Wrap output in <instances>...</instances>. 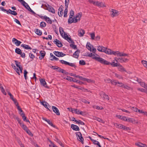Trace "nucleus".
<instances>
[{
  "mask_svg": "<svg viewBox=\"0 0 147 147\" xmlns=\"http://www.w3.org/2000/svg\"><path fill=\"white\" fill-rule=\"evenodd\" d=\"M65 55L63 53L59 51H56V56L58 57H62Z\"/></svg>",
  "mask_w": 147,
  "mask_h": 147,
  "instance_id": "15",
  "label": "nucleus"
},
{
  "mask_svg": "<svg viewBox=\"0 0 147 147\" xmlns=\"http://www.w3.org/2000/svg\"><path fill=\"white\" fill-rule=\"evenodd\" d=\"M15 63L16 66L19 68H20V67H22L21 65L19 64H20V62H18V61H15Z\"/></svg>",
  "mask_w": 147,
  "mask_h": 147,
  "instance_id": "41",
  "label": "nucleus"
},
{
  "mask_svg": "<svg viewBox=\"0 0 147 147\" xmlns=\"http://www.w3.org/2000/svg\"><path fill=\"white\" fill-rule=\"evenodd\" d=\"M121 124H119L118 123H114V125L116 128L119 129L120 126L121 125Z\"/></svg>",
  "mask_w": 147,
  "mask_h": 147,
  "instance_id": "48",
  "label": "nucleus"
},
{
  "mask_svg": "<svg viewBox=\"0 0 147 147\" xmlns=\"http://www.w3.org/2000/svg\"><path fill=\"white\" fill-rule=\"evenodd\" d=\"M40 84L41 85L47 88V85L44 79H40Z\"/></svg>",
  "mask_w": 147,
  "mask_h": 147,
  "instance_id": "13",
  "label": "nucleus"
},
{
  "mask_svg": "<svg viewBox=\"0 0 147 147\" xmlns=\"http://www.w3.org/2000/svg\"><path fill=\"white\" fill-rule=\"evenodd\" d=\"M28 72L26 70H25L24 71V78L26 80V79L27 78V74H28Z\"/></svg>",
  "mask_w": 147,
  "mask_h": 147,
  "instance_id": "47",
  "label": "nucleus"
},
{
  "mask_svg": "<svg viewBox=\"0 0 147 147\" xmlns=\"http://www.w3.org/2000/svg\"><path fill=\"white\" fill-rule=\"evenodd\" d=\"M46 18L47 19L45 20L47 22L50 24L52 23V21L49 18L46 17Z\"/></svg>",
  "mask_w": 147,
  "mask_h": 147,
  "instance_id": "45",
  "label": "nucleus"
},
{
  "mask_svg": "<svg viewBox=\"0 0 147 147\" xmlns=\"http://www.w3.org/2000/svg\"><path fill=\"white\" fill-rule=\"evenodd\" d=\"M64 34L63 35V37L65 39L67 40L69 43H71L72 44H74V42L73 40H72L71 38L70 37H69L67 34L66 33H65V32H64Z\"/></svg>",
  "mask_w": 147,
  "mask_h": 147,
  "instance_id": "6",
  "label": "nucleus"
},
{
  "mask_svg": "<svg viewBox=\"0 0 147 147\" xmlns=\"http://www.w3.org/2000/svg\"><path fill=\"white\" fill-rule=\"evenodd\" d=\"M82 12L78 13L75 17L77 19H78V18L80 19V18L82 16Z\"/></svg>",
  "mask_w": 147,
  "mask_h": 147,
  "instance_id": "34",
  "label": "nucleus"
},
{
  "mask_svg": "<svg viewBox=\"0 0 147 147\" xmlns=\"http://www.w3.org/2000/svg\"><path fill=\"white\" fill-rule=\"evenodd\" d=\"M111 83L112 84L114 85H116L117 84H119L121 85L120 86H121L123 85V84L121 82H116L115 80H112L111 82Z\"/></svg>",
  "mask_w": 147,
  "mask_h": 147,
  "instance_id": "24",
  "label": "nucleus"
},
{
  "mask_svg": "<svg viewBox=\"0 0 147 147\" xmlns=\"http://www.w3.org/2000/svg\"><path fill=\"white\" fill-rule=\"evenodd\" d=\"M29 56L30 58L33 59L34 58V55L32 53H29Z\"/></svg>",
  "mask_w": 147,
  "mask_h": 147,
  "instance_id": "64",
  "label": "nucleus"
},
{
  "mask_svg": "<svg viewBox=\"0 0 147 147\" xmlns=\"http://www.w3.org/2000/svg\"><path fill=\"white\" fill-rule=\"evenodd\" d=\"M21 47H23L24 49H31L32 48L31 47L29 46V45H24L23 44H22L21 45Z\"/></svg>",
  "mask_w": 147,
  "mask_h": 147,
  "instance_id": "26",
  "label": "nucleus"
},
{
  "mask_svg": "<svg viewBox=\"0 0 147 147\" xmlns=\"http://www.w3.org/2000/svg\"><path fill=\"white\" fill-rule=\"evenodd\" d=\"M21 126L25 131L28 129L27 127L24 123Z\"/></svg>",
  "mask_w": 147,
  "mask_h": 147,
  "instance_id": "43",
  "label": "nucleus"
},
{
  "mask_svg": "<svg viewBox=\"0 0 147 147\" xmlns=\"http://www.w3.org/2000/svg\"><path fill=\"white\" fill-rule=\"evenodd\" d=\"M99 94L103 100L107 99L108 100H109V97L108 95H106L104 92H100L99 93Z\"/></svg>",
  "mask_w": 147,
  "mask_h": 147,
  "instance_id": "7",
  "label": "nucleus"
},
{
  "mask_svg": "<svg viewBox=\"0 0 147 147\" xmlns=\"http://www.w3.org/2000/svg\"><path fill=\"white\" fill-rule=\"evenodd\" d=\"M56 69L57 70V71L60 72H61L62 69L56 66Z\"/></svg>",
  "mask_w": 147,
  "mask_h": 147,
  "instance_id": "62",
  "label": "nucleus"
},
{
  "mask_svg": "<svg viewBox=\"0 0 147 147\" xmlns=\"http://www.w3.org/2000/svg\"><path fill=\"white\" fill-rule=\"evenodd\" d=\"M68 12V10H64L63 16L64 17H66L67 16V13Z\"/></svg>",
  "mask_w": 147,
  "mask_h": 147,
  "instance_id": "58",
  "label": "nucleus"
},
{
  "mask_svg": "<svg viewBox=\"0 0 147 147\" xmlns=\"http://www.w3.org/2000/svg\"><path fill=\"white\" fill-rule=\"evenodd\" d=\"M97 49L100 52H105L108 55H117L118 56L120 57L126 56H128L129 55L128 54L123 53L122 52H120L119 51H114L103 46H99Z\"/></svg>",
  "mask_w": 147,
  "mask_h": 147,
  "instance_id": "1",
  "label": "nucleus"
},
{
  "mask_svg": "<svg viewBox=\"0 0 147 147\" xmlns=\"http://www.w3.org/2000/svg\"><path fill=\"white\" fill-rule=\"evenodd\" d=\"M59 30L61 36L62 37H63V32L64 33L65 32H64V31L63 30V28L61 27H60L59 28Z\"/></svg>",
  "mask_w": 147,
  "mask_h": 147,
  "instance_id": "32",
  "label": "nucleus"
},
{
  "mask_svg": "<svg viewBox=\"0 0 147 147\" xmlns=\"http://www.w3.org/2000/svg\"><path fill=\"white\" fill-rule=\"evenodd\" d=\"M14 118L17 120L18 123L20 124V126H21L24 123L23 122H21V120L18 117L16 116Z\"/></svg>",
  "mask_w": 147,
  "mask_h": 147,
  "instance_id": "27",
  "label": "nucleus"
},
{
  "mask_svg": "<svg viewBox=\"0 0 147 147\" xmlns=\"http://www.w3.org/2000/svg\"><path fill=\"white\" fill-rule=\"evenodd\" d=\"M80 52V51L78 49L73 54V57L76 58H78L79 57V54Z\"/></svg>",
  "mask_w": 147,
  "mask_h": 147,
  "instance_id": "12",
  "label": "nucleus"
},
{
  "mask_svg": "<svg viewBox=\"0 0 147 147\" xmlns=\"http://www.w3.org/2000/svg\"><path fill=\"white\" fill-rule=\"evenodd\" d=\"M127 121L130 123H134L135 122V120L134 119L131 118H129L127 119Z\"/></svg>",
  "mask_w": 147,
  "mask_h": 147,
  "instance_id": "38",
  "label": "nucleus"
},
{
  "mask_svg": "<svg viewBox=\"0 0 147 147\" xmlns=\"http://www.w3.org/2000/svg\"><path fill=\"white\" fill-rule=\"evenodd\" d=\"M140 85L142 87H144V88H145V89H147V84L145 83L144 82H142L140 84Z\"/></svg>",
  "mask_w": 147,
  "mask_h": 147,
  "instance_id": "31",
  "label": "nucleus"
},
{
  "mask_svg": "<svg viewBox=\"0 0 147 147\" xmlns=\"http://www.w3.org/2000/svg\"><path fill=\"white\" fill-rule=\"evenodd\" d=\"M12 42H14L17 46H19L21 43V42L20 41L17 40L15 38H13Z\"/></svg>",
  "mask_w": 147,
  "mask_h": 147,
  "instance_id": "16",
  "label": "nucleus"
},
{
  "mask_svg": "<svg viewBox=\"0 0 147 147\" xmlns=\"http://www.w3.org/2000/svg\"><path fill=\"white\" fill-rule=\"evenodd\" d=\"M20 3L22 4L28 11L31 9L28 4L26 3L24 0H22V2H21Z\"/></svg>",
  "mask_w": 147,
  "mask_h": 147,
  "instance_id": "10",
  "label": "nucleus"
},
{
  "mask_svg": "<svg viewBox=\"0 0 147 147\" xmlns=\"http://www.w3.org/2000/svg\"><path fill=\"white\" fill-rule=\"evenodd\" d=\"M74 11L73 10L71 9L70 11L69 19H72V17L74 16Z\"/></svg>",
  "mask_w": 147,
  "mask_h": 147,
  "instance_id": "29",
  "label": "nucleus"
},
{
  "mask_svg": "<svg viewBox=\"0 0 147 147\" xmlns=\"http://www.w3.org/2000/svg\"><path fill=\"white\" fill-rule=\"evenodd\" d=\"M86 56L92 57L93 59H95L98 61L100 63H101L104 64V65H105V64L103 63V62L105 61H106L100 57H95V55L92 53L90 54L89 53L88 55H86Z\"/></svg>",
  "mask_w": 147,
  "mask_h": 147,
  "instance_id": "3",
  "label": "nucleus"
},
{
  "mask_svg": "<svg viewBox=\"0 0 147 147\" xmlns=\"http://www.w3.org/2000/svg\"><path fill=\"white\" fill-rule=\"evenodd\" d=\"M15 52L17 54L20 55L22 53V51L21 49L18 48H16L15 50Z\"/></svg>",
  "mask_w": 147,
  "mask_h": 147,
  "instance_id": "28",
  "label": "nucleus"
},
{
  "mask_svg": "<svg viewBox=\"0 0 147 147\" xmlns=\"http://www.w3.org/2000/svg\"><path fill=\"white\" fill-rule=\"evenodd\" d=\"M128 60H129L127 58H125L122 57H120L119 62L121 63L126 62Z\"/></svg>",
  "mask_w": 147,
  "mask_h": 147,
  "instance_id": "23",
  "label": "nucleus"
},
{
  "mask_svg": "<svg viewBox=\"0 0 147 147\" xmlns=\"http://www.w3.org/2000/svg\"><path fill=\"white\" fill-rule=\"evenodd\" d=\"M25 131L31 136H33V134L32 133L31 131L28 129L26 130Z\"/></svg>",
  "mask_w": 147,
  "mask_h": 147,
  "instance_id": "42",
  "label": "nucleus"
},
{
  "mask_svg": "<svg viewBox=\"0 0 147 147\" xmlns=\"http://www.w3.org/2000/svg\"><path fill=\"white\" fill-rule=\"evenodd\" d=\"M76 136L78 137L77 139L80 142H81L82 144L84 143V138H83L82 134L80 132H78L76 133Z\"/></svg>",
  "mask_w": 147,
  "mask_h": 147,
  "instance_id": "4",
  "label": "nucleus"
},
{
  "mask_svg": "<svg viewBox=\"0 0 147 147\" xmlns=\"http://www.w3.org/2000/svg\"><path fill=\"white\" fill-rule=\"evenodd\" d=\"M100 6L99 7H106V6L105 5V4L103 3L102 2H100Z\"/></svg>",
  "mask_w": 147,
  "mask_h": 147,
  "instance_id": "60",
  "label": "nucleus"
},
{
  "mask_svg": "<svg viewBox=\"0 0 147 147\" xmlns=\"http://www.w3.org/2000/svg\"><path fill=\"white\" fill-rule=\"evenodd\" d=\"M71 128L74 130L76 131H79L80 130L79 127L76 125L72 124L71 125Z\"/></svg>",
  "mask_w": 147,
  "mask_h": 147,
  "instance_id": "17",
  "label": "nucleus"
},
{
  "mask_svg": "<svg viewBox=\"0 0 147 147\" xmlns=\"http://www.w3.org/2000/svg\"><path fill=\"white\" fill-rule=\"evenodd\" d=\"M92 47H93L92 45H91L89 43V44L87 43L86 45V48L88 49V50L90 51H92V47Z\"/></svg>",
  "mask_w": 147,
  "mask_h": 147,
  "instance_id": "30",
  "label": "nucleus"
},
{
  "mask_svg": "<svg viewBox=\"0 0 147 147\" xmlns=\"http://www.w3.org/2000/svg\"><path fill=\"white\" fill-rule=\"evenodd\" d=\"M79 64L82 65H85L86 63L85 61L83 60H81L79 61Z\"/></svg>",
  "mask_w": 147,
  "mask_h": 147,
  "instance_id": "37",
  "label": "nucleus"
},
{
  "mask_svg": "<svg viewBox=\"0 0 147 147\" xmlns=\"http://www.w3.org/2000/svg\"><path fill=\"white\" fill-rule=\"evenodd\" d=\"M72 78L70 76H67V78L66 79L68 80V81H69L71 82L72 81Z\"/></svg>",
  "mask_w": 147,
  "mask_h": 147,
  "instance_id": "54",
  "label": "nucleus"
},
{
  "mask_svg": "<svg viewBox=\"0 0 147 147\" xmlns=\"http://www.w3.org/2000/svg\"><path fill=\"white\" fill-rule=\"evenodd\" d=\"M96 109H98V110H103L104 109L101 106L100 107L99 106H97L95 107V108Z\"/></svg>",
  "mask_w": 147,
  "mask_h": 147,
  "instance_id": "53",
  "label": "nucleus"
},
{
  "mask_svg": "<svg viewBox=\"0 0 147 147\" xmlns=\"http://www.w3.org/2000/svg\"><path fill=\"white\" fill-rule=\"evenodd\" d=\"M112 80L108 78L105 80V82L110 83H111Z\"/></svg>",
  "mask_w": 147,
  "mask_h": 147,
  "instance_id": "56",
  "label": "nucleus"
},
{
  "mask_svg": "<svg viewBox=\"0 0 147 147\" xmlns=\"http://www.w3.org/2000/svg\"><path fill=\"white\" fill-rule=\"evenodd\" d=\"M35 33L38 35L41 36L42 34V32L38 29H35L34 30Z\"/></svg>",
  "mask_w": 147,
  "mask_h": 147,
  "instance_id": "25",
  "label": "nucleus"
},
{
  "mask_svg": "<svg viewBox=\"0 0 147 147\" xmlns=\"http://www.w3.org/2000/svg\"><path fill=\"white\" fill-rule=\"evenodd\" d=\"M41 104L42 105L44 106L46 108L49 109L47 107V104H48V103L45 102H41Z\"/></svg>",
  "mask_w": 147,
  "mask_h": 147,
  "instance_id": "39",
  "label": "nucleus"
},
{
  "mask_svg": "<svg viewBox=\"0 0 147 147\" xmlns=\"http://www.w3.org/2000/svg\"><path fill=\"white\" fill-rule=\"evenodd\" d=\"M48 140L51 143V144L49 145L50 147H55V145H54L53 143L50 140L48 139Z\"/></svg>",
  "mask_w": 147,
  "mask_h": 147,
  "instance_id": "44",
  "label": "nucleus"
},
{
  "mask_svg": "<svg viewBox=\"0 0 147 147\" xmlns=\"http://www.w3.org/2000/svg\"><path fill=\"white\" fill-rule=\"evenodd\" d=\"M40 54L41 56L39 57V59L41 60L44 57L45 55V53L44 51H40Z\"/></svg>",
  "mask_w": 147,
  "mask_h": 147,
  "instance_id": "20",
  "label": "nucleus"
},
{
  "mask_svg": "<svg viewBox=\"0 0 147 147\" xmlns=\"http://www.w3.org/2000/svg\"><path fill=\"white\" fill-rule=\"evenodd\" d=\"M92 119L94 120H96L98 121L101 123H104V121L102 119L98 118V117H97L95 116H93Z\"/></svg>",
  "mask_w": 147,
  "mask_h": 147,
  "instance_id": "22",
  "label": "nucleus"
},
{
  "mask_svg": "<svg viewBox=\"0 0 147 147\" xmlns=\"http://www.w3.org/2000/svg\"><path fill=\"white\" fill-rule=\"evenodd\" d=\"M85 31L84 30L82 29L78 30V35L80 36H83L84 34H85Z\"/></svg>",
  "mask_w": 147,
  "mask_h": 147,
  "instance_id": "18",
  "label": "nucleus"
},
{
  "mask_svg": "<svg viewBox=\"0 0 147 147\" xmlns=\"http://www.w3.org/2000/svg\"><path fill=\"white\" fill-rule=\"evenodd\" d=\"M88 2L91 3H92L93 5H95L96 4V1L93 0H89Z\"/></svg>",
  "mask_w": 147,
  "mask_h": 147,
  "instance_id": "59",
  "label": "nucleus"
},
{
  "mask_svg": "<svg viewBox=\"0 0 147 147\" xmlns=\"http://www.w3.org/2000/svg\"><path fill=\"white\" fill-rule=\"evenodd\" d=\"M135 144L136 146L140 147H147V145L146 144H143L140 142H136L135 143Z\"/></svg>",
  "mask_w": 147,
  "mask_h": 147,
  "instance_id": "19",
  "label": "nucleus"
},
{
  "mask_svg": "<svg viewBox=\"0 0 147 147\" xmlns=\"http://www.w3.org/2000/svg\"><path fill=\"white\" fill-rule=\"evenodd\" d=\"M76 78H78L79 79H80V80H83L84 81H85V78H84L82 76H76Z\"/></svg>",
  "mask_w": 147,
  "mask_h": 147,
  "instance_id": "50",
  "label": "nucleus"
},
{
  "mask_svg": "<svg viewBox=\"0 0 147 147\" xmlns=\"http://www.w3.org/2000/svg\"><path fill=\"white\" fill-rule=\"evenodd\" d=\"M124 130L127 131H129L131 129L129 127L125 126Z\"/></svg>",
  "mask_w": 147,
  "mask_h": 147,
  "instance_id": "61",
  "label": "nucleus"
},
{
  "mask_svg": "<svg viewBox=\"0 0 147 147\" xmlns=\"http://www.w3.org/2000/svg\"><path fill=\"white\" fill-rule=\"evenodd\" d=\"M111 12L110 14L111 16L112 17L117 16L119 15V12L118 11L113 9H111L110 10Z\"/></svg>",
  "mask_w": 147,
  "mask_h": 147,
  "instance_id": "8",
  "label": "nucleus"
},
{
  "mask_svg": "<svg viewBox=\"0 0 147 147\" xmlns=\"http://www.w3.org/2000/svg\"><path fill=\"white\" fill-rule=\"evenodd\" d=\"M90 35L91 36V39L92 40H94V38L95 37L94 32L91 33L90 34Z\"/></svg>",
  "mask_w": 147,
  "mask_h": 147,
  "instance_id": "49",
  "label": "nucleus"
},
{
  "mask_svg": "<svg viewBox=\"0 0 147 147\" xmlns=\"http://www.w3.org/2000/svg\"><path fill=\"white\" fill-rule=\"evenodd\" d=\"M137 90H139V91H140L142 92H146V90L144 89L143 88H137Z\"/></svg>",
  "mask_w": 147,
  "mask_h": 147,
  "instance_id": "57",
  "label": "nucleus"
},
{
  "mask_svg": "<svg viewBox=\"0 0 147 147\" xmlns=\"http://www.w3.org/2000/svg\"><path fill=\"white\" fill-rule=\"evenodd\" d=\"M60 61L61 63L64 64L65 65H69L71 67H74L75 68H76V66L74 63H70L62 60H60Z\"/></svg>",
  "mask_w": 147,
  "mask_h": 147,
  "instance_id": "5",
  "label": "nucleus"
},
{
  "mask_svg": "<svg viewBox=\"0 0 147 147\" xmlns=\"http://www.w3.org/2000/svg\"><path fill=\"white\" fill-rule=\"evenodd\" d=\"M80 20V18L77 19L75 17L72 19H69L68 20V23L69 24H71L73 22L76 23L78 21H79Z\"/></svg>",
  "mask_w": 147,
  "mask_h": 147,
  "instance_id": "9",
  "label": "nucleus"
},
{
  "mask_svg": "<svg viewBox=\"0 0 147 147\" xmlns=\"http://www.w3.org/2000/svg\"><path fill=\"white\" fill-rule=\"evenodd\" d=\"M47 122L48 123H49L50 125L54 127H55V126L49 120H48V121H47Z\"/></svg>",
  "mask_w": 147,
  "mask_h": 147,
  "instance_id": "52",
  "label": "nucleus"
},
{
  "mask_svg": "<svg viewBox=\"0 0 147 147\" xmlns=\"http://www.w3.org/2000/svg\"><path fill=\"white\" fill-rule=\"evenodd\" d=\"M23 115L22 116V117L24 121L26 122H29L30 123L29 120L27 119V117L25 115H24L23 114Z\"/></svg>",
  "mask_w": 147,
  "mask_h": 147,
  "instance_id": "33",
  "label": "nucleus"
},
{
  "mask_svg": "<svg viewBox=\"0 0 147 147\" xmlns=\"http://www.w3.org/2000/svg\"><path fill=\"white\" fill-rule=\"evenodd\" d=\"M74 44L72 43V44H70V47H72L74 49H77V46L76 45H74Z\"/></svg>",
  "mask_w": 147,
  "mask_h": 147,
  "instance_id": "46",
  "label": "nucleus"
},
{
  "mask_svg": "<svg viewBox=\"0 0 147 147\" xmlns=\"http://www.w3.org/2000/svg\"><path fill=\"white\" fill-rule=\"evenodd\" d=\"M76 123H78V124H80L82 125H85V123L83 122V121H82L80 120H79L78 121H76Z\"/></svg>",
  "mask_w": 147,
  "mask_h": 147,
  "instance_id": "40",
  "label": "nucleus"
},
{
  "mask_svg": "<svg viewBox=\"0 0 147 147\" xmlns=\"http://www.w3.org/2000/svg\"><path fill=\"white\" fill-rule=\"evenodd\" d=\"M47 5H46V7H47V9L49 11L51 12L52 13H55V10L51 6H50L48 4Z\"/></svg>",
  "mask_w": 147,
  "mask_h": 147,
  "instance_id": "14",
  "label": "nucleus"
},
{
  "mask_svg": "<svg viewBox=\"0 0 147 147\" xmlns=\"http://www.w3.org/2000/svg\"><path fill=\"white\" fill-rule=\"evenodd\" d=\"M56 114L58 115H60V113L58 110V109L56 107Z\"/></svg>",
  "mask_w": 147,
  "mask_h": 147,
  "instance_id": "55",
  "label": "nucleus"
},
{
  "mask_svg": "<svg viewBox=\"0 0 147 147\" xmlns=\"http://www.w3.org/2000/svg\"><path fill=\"white\" fill-rule=\"evenodd\" d=\"M13 19L14 20V21L17 24H18L19 25H20L21 26V24L20 22L16 18H13Z\"/></svg>",
  "mask_w": 147,
  "mask_h": 147,
  "instance_id": "51",
  "label": "nucleus"
},
{
  "mask_svg": "<svg viewBox=\"0 0 147 147\" xmlns=\"http://www.w3.org/2000/svg\"><path fill=\"white\" fill-rule=\"evenodd\" d=\"M63 7L62 5H61V6L59 7V9L58 11V15L60 17H61L63 16Z\"/></svg>",
  "mask_w": 147,
  "mask_h": 147,
  "instance_id": "11",
  "label": "nucleus"
},
{
  "mask_svg": "<svg viewBox=\"0 0 147 147\" xmlns=\"http://www.w3.org/2000/svg\"><path fill=\"white\" fill-rule=\"evenodd\" d=\"M103 63H104L105 65H110L112 67H113L117 66L119 67H120L118 68L119 71H125V69L119 63H115L114 61L111 63L107 61H104Z\"/></svg>",
  "mask_w": 147,
  "mask_h": 147,
  "instance_id": "2",
  "label": "nucleus"
},
{
  "mask_svg": "<svg viewBox=\"0 0 147 147\" xmlns=\"http://www.w3.org/2000/svg\"><path fill=\"white\" fill-rule=\"evenodd\" d=\"M56 45L59 47H61L63 46L62 43L57 39H56Z\"/></svg>",
  "mask_w": 147,
  "mask_h": 147,
  "instance_id": "21",
  "label": "nucleus"
},
{
  "mask_svg": "<svg viewBox=\"0 0 147 147\" xmlns=\"http://www.w3.org/2000/svg\"><path fill=\"white\" fill-rule=\"evenodd\" d=\"M80 100L85 103H88V104L90 103V102H88L84 98H81L80 99Z\"/></svg>",
  "mask_w": 147,
  "mask_h": 147,
  "instance_id": "35",
  "label": "nucleus"
},
{
  "mask_svg": "<svg viewBox=\"0 0 147 147\" xmlns=\"http://www.w3.org/2000/svg\"><path fill=\"white\" fill-rule=\"evenodd\" d=\"M131 109H132L134 111L136 112H138V109L137 108L134 107H132Z\"/></svg>",
  "mask_w": 147,
  "mask_h": 147,
  "instance_id": "63",
  "label": "nucleus"
},
{
  "mask_svg": "<svg viewBox=\"0 0 147 147\" xmlns=\"http://www.w3.org/2000/svg\"><path fill=\"white\" fill-rule=\"evenodd\" d=\"M46 23L44 22H41L40 24V26L41 28L44 27L46 26Z\"/></svg>",
  "mask_w": 147,
  "mask_h": 147,
  "instance_id": "36",
  "label": "nucleus"
}]
</instances>
